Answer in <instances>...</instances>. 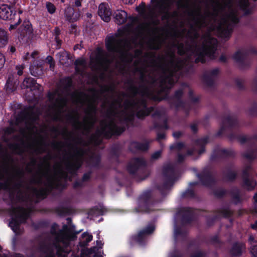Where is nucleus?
Returning a JSON list of instances; mask_svg holds the SVG:
<instances>
[{
    "instance_id": "1",
    "label": "nucleus",
    "mask_w": 257,
    "mask_h": 257,
    "mask_svg": "<svg viewBox=\"0 0 257 257\" xmlns=\"http://www.w3.org/2000/svg\"><path fill=\"white\" fill-rule=\"evenodd\" d=\"M121 103L119 100L113 102L111 108L113 109V113L114 114V119L108 118L104 121L100 122V133L105 136H109L111 134H120L123 131V128L118 127L115 120L116 118H119L120 121L122 120L130 119L134 115L135 112L137 111L139 105L138 103H130L129 104H125V110H123L120 113L117 114L115 109L117 106H120Z\"/></svg>"
},
{
    "instance_id": "2",
    "label": "nucleus",
    "mask_w": 257,
    "mask_h": 257,
    "mask_svg": "<svg viewBox=\"0 0 257 257\" xmlns=\"http://www.w3.org/2000/svg\"><path fill=\"white\" fill-rule=\"evenodd\" d=\"M77 233L70 231L60 230L55 233L54 241L52 245L50 244L41 242L38 247V250L45 255V257H56L54 248L57 249L61 242L65 247L70 245L71 241L75 240L77 238Z\"/></svg>"
},
{
    "instance_id": "3",
    "label": "nucleus",
    "mask_w": 257,
    "mask_h": 257,
    "mask_svg": "<svg viewBox=\"0 0 257 257\" xmlns=\"http://www.w3.org/2000/svg\"><path fill=\"white\" fill-rule=\"evenodd\" d=\"M73 101L76 103L87 104V108L86 115L83 119V123L80 128H83L88 131L93 125L95 121V101L94 98H90L83 93L75 92L72 96Z\"/></svg>"
},
{
    "instance_id": "4",
    "label": "nucleus",
    "mask_w": 257,
    "mask_h": 257,
    "mask_svg": "<svg viewBox=\"0 0 257 257\" xmlns=\"http://www.w3.org/2000/svg\"><path fill=\"white\" fill-rule=\"evenodd\" d=\"M217 44L216 39L213 38L209 35L206 36L203 39V45L200 49H195L193 53L198 56L197 61L202 63L205 62L203 57L206 56L210 59H213L214 54Z\"/></svg>"
},
{
    "instance_id": "5",
    "label": "nucleus",
    "mask_w": 257,
    "mask_h": 257,
    "mask_svg": "<svg viewBox=\"0 0 257 257\" xmlns=\"http://www.w3.org/2000/svg\"><path fill=\"white\" fill-rule=\"evenodd\" d=\"M105 44L109 52H118L123 54L128 49L127 42L121 40L117 36L108 37L106 39Z\"/></svg>"
},
{
    "instance_id": "6",
    "label": "nucleus",
    "mask_w": 257,
    "mask_h": 257,
    "mask_svg": "<svg viewBox=\"0 0 257 257\" xmlns=\"http://www.w3.org/2000/svg\"><path fill=\"white\" fill-rule=\"evenodd\" d=\"M238 21L236 12L235 11H231L224 21L218 27V29L221 32V36L227 37L231 32V23L236 24Z\"/></svg>"
},
{
    "instance_id": "7",
    "label": "nucleus",
    "mask_w": 257,
    "mask_h": 257,
    "mask_svg": "<svg viewBox=\"0 0 257 257\" xmlns=\"http://www.w3.org/2000/svg\"><path fill=\"white\" fill-rule=\"evenodd\" d=\"M29 215V210L21 207L13 208L10 212L11 220L9 225L23 223Z\"/></svg>"
},
{
    "instance_id": "8",
    "label": "nucleus",
    "mask_w": 257,
    "mask_h": 257,
    "mask_svg": "<svg viewBox=\"0 0 257 257\" xmlns=\"http://www.w3.org/2000/svg\"><path fill=\"white\" fill-rule=\"evenodd\" d=\"M34 110L31 114H28L25 120L26 128L22 131V133L24 136L27 138H32L36 130L34 124V121L38 117V114L34 113Z\"/></svg>"
},
{
    "instance_id": "9",
    "label": "nucleus",
    "mask_w": 257,
    "mask_h": 257,
    "mask_svg": "<svg viewBox=\"0 0 257 257\" xmlns=\"http://www.w3.org/2000/svg\"><path fill=\"white\" fill-rule=\"evenodd\" d=\"M190 17L192 19V23L194 24L195 27L197 28L207 26L206 21L210 18L209 15L206 16L202 15L199 8L196 9L191 12Z\"/></svg>"
},
{
    "instance_id": "10",
    "label": "nucleus",
    "mask_w": 257,
    "mask_h": 257,
    "mask_svg": "<svg viewBox=\"0 0 257 257\" xmlns=\"http://www.w3.org/2000/svg\"><path fill=\"white\" fill-rule=\"evenodd\" d=\"M155 229V226H147L145 229L140 230L137 234L131 236V240L140 245L143 244L145 242V237L147 235L151 234Z\"/></svg>"
},
{
    "instance_id": "11",
    "label": "nucleus",
    "mask_w": 257,
    "mask_h": 257,
    "mask_svg": "<svg viewBox=\"0 0 257 257\" xmlns=\"http://www.w3.org/2000/svg\"><path fill=\"white\" fill-rule=\"evenodd\" d=\"M57 96V92H54L51 94L49 98L52 103V109L56 111L57 113H61L63 107L66 104V99L65 98L58 97L56 100H54V98Z\"/></svg>"
},
{
    "instance_id": "12",
    "label": "nucleus",
    "mask_w": 257,
    "mask_h": 257,
    "mask_svg": "<svg viewBox=\"0 0 257 257\" xmlns=\"http://www.w3.org/2000/svg\"><path fill=\"white\" fill-rule=\"evenodd\" d=\"M98 14L104 21L107 22L110 21L111 13L107 4L101 3L99 6Z\"/></svg>"
},
{
    "instance_id": "13",
    "label": "nucleus",
    "mask_w": 257,
    "mask_h": 257,
    "mask_svg": "<svg viewBox=\"0 0 257 257\" xmlns=\"http://www.w3.org/2000/svg\"><path fill=\"white\" fill-rule=\"evenodd\" d=\"M15 14L13 15L10 8L6 5H3L0 7V18L4 20H12L14 19Z\"/></svg>"
},
{
    "instance_id": "14",
    "label": "nucleus",
    "mask_w": 257,
    "mask_h": 257,
    "mask_svg": "<svg viewBox=\"0 0 257 257\" xmlns=\"http://www.w3.org/2000/svg\"><path fill=\"white\" fill-rule=\"evenodd\" d=\"M243 244L241 242L236 241L234 242L229 250L230 255L233 257H240L242 254Z\"/></svg>"
},
{
    "instance_id": "15",
    "label": "nucleus",
    "mask_w": 257,
    "mask_h": 257,
    "mask_svg": "<svg viewBox=\"0 0 257 257\" xmlns=\"http://www.w3.org/2000/svg\"><path fill=\"white\" fill-rule=\"evenodd\" d=\"M127 18V14L124 11L117 10L115 13V22L118 25H121L125 23Z\"/></svg>"
},
{
    "instance_id": "16",
    "label": "nucleus",
    "mask_w": 257,
    "mask_h": 257,
    "mask_svg": "<svg viewBox=\"0 0 257 257\" xmlns=\"http://www.w3.org/2000/svg\"><path fill=\"white\" fill-rule=\"evenodd\" d=\"M186 226H174V235L175 238L181 237L183 239L187 237L188 231L185 227Z\"/></svg>"
},
{
    "instance_id": "17",
    "label": "nucleus",
    "mask_w": 257,
    "mask_h": 257,
    "mask_svg": "<svg viewBox=\"0 0 257 257\" xmlns=\"http://www.w3.org/2000/svg\"><path fill=\"white\" fill-rule=\"evenodd\" d=\"M156 3V7L158 8L162 13L167 12L171 5V0H152Z\"/></svg>"
},
{
    "instance_id": "18",
    "label": "nucleus",
    "mask_w": 257,
    "mask_h": 257,
    "mask_svg": "<svg viewBox=\"0 0 257 257\" xmlns=\"http://www.w3.org/2000/svg\"><path fill=\"white\" fill-rule=\"evenodd\" d=\"M59 62L63 65L68 66L71 63V60L69 57V54L67 52L64 51L57 54Z\"/></svg>"
},
{
    "instance_id": "19",
    "label": "nucleus",
    "mask_w": 257,
    "mask_h": 257,
    "mask_svg": "<svg viewBox=\"0 0 257 257\" xmlns=\"http://www.w3.org/2000/svg\"><path fill=\"white\" fill-rule=\"evenodd\" d=\"M145 165V161L143 159H135L133 161L132 164L128 167V170L131 173H134L138 168Z\"/></svg>"
},
{
    "instance_id": "20",
    "label": "nucleus",
    "mask_w": 257,
    "mask_h": 257,
    "mask_svg": "<svg viewBox=\"0 0 257 257\" xmlns=\"http://www.w3.org/2000/svg\"><path fill=\"white\" fill-rule=\"evenodd\" d=\"M9 42V34L4 29L0 28V48H4Z\"/></svg>"
},
{
    "instance_id": "21",
    "label": "nucleus",
    "mask_w": 257,
    "mask_h": 257,
    "mask_svg": "<svg viewBox=\"0 0 257 257\" xmlns=\"http://www.w3.org/2000/svg\"><path fill=\"white\" fill-rule=\"evenodd\" d=\"M174 82L173 74L171 72L167 77L162 80L161 86L164 88L169 89L172 87Z\"/></svg>"
},
{
    "instance_id": "22",
    "label": "nucleus",
    "mask_w": 257,
    "mask_h": 257,
    "mask_svg": "<svg viewBox=\"0 0 257 257\" xmlns=\"http://www.w3.org/2000/svg\"><path fill=\"white\" fill-rule=\"evenodd\" d=\"M11 229L14 231L15 236L13 238L12 242L13 245H16L17 241V236L22 234L24 232L23 226H9Z\"/></svg>"
},
{
    "instance_id": "23",
    "label": "nucleus",
    "mask_w": 257,
    "mask_h": 257,
    "mask_svg": "<svg viewBox=\"0 0 257 257\" xmlns=\"http://www.w3.org/2000/svg\"><path fill=\"white\" fill-rule=\"evenodd\" d=\"M82 155L83 153L82 151L80 150L78 151L77 154L73 158V162L71 164L73 168H78L81 165Z\"/></svg>"
},
{
    "instance_id": "24",
    "label": "nucleus",
    "mask_w": 257,
    "mask_h": 257,
    "mask_svg": "<svg viewBox=\"0 0 257 257\" xmlns=\"http://www.w3.org/2000/svg\"><path fill=\"white\" fill-rule=\"evenodd\" d=\"M35 81L33 78H26L21 85L22 88H31L35 85Z\"/></svg>"
},
{
    "instance_id": "25",
    "label": "nucleus",
    "mask_w": 257,
    "mask_h": 257,
    "mask_svg": "<svg viewBox=\"0 0 257 257\" xmlns=\"http://www.w3.org/2000/svg\"><path fill=\"white\" fill-rule=\"evenodd\" d=\"M82 237L83 240H80L79 242V245L80 246H84L92 239V235L87 233H83L82 234Z\"/></svg>"
},
{
    "instance_id": "26",
    "label": "nucleus",
    "mask_w": 257,
    "mask_h": 257,
    "mask_svg": "<svg viewBox=\"0 0 257 257\" xmlns=\"http://www.w3.org/2000/svg\"><path fill=\"white\" fill-rule=\"evenodd\" d=\"M256 183L253 180L245 179L244 181L243 187L248 190H251L254 188Z\"/></svg>"
},
{
    "instance_id": "27",
    "label": "nucleus",
    "mask_w": 257,
    "mask_h": 257,
    "mask_svg": "<svg viewBox=\"0 0 257 257\" xmlns=\"http://www.w3.org/2000/svg\"><path fill=\"white\" fill-rule=\"evenodd\" d=\"M207 253L206 251L198 249L192 253L190 257H207Z\"/></svg>"
},
{
    "instance_id": "28",
    "label": "nucleus",
    "mask_w": 257,
    "mask_h": 257,
    "mask_svg": "<svg viewBox=\"0 0 257 257\" xmlns=\"http://www.w3.org/2000/svg\"><path fill=\"white\" fill-rule=\"evenodd\" d=\"M245 53L242 51H238L234 55L233 58L236 61L241 60L244 57Z\"/></svg>"
},
{
    "instance_id": "29",
    "label": "nucleus",
    "mask_w": 257,
    "mask_h": 257,
    "mask_svg": "<svg viewBox=\"0 0 257 257\" xmlns=\"http://www.w3.org/2000/svg\"><path fill=\"white\" fill-rule=\"evenodd\" d=\"M132 146L143 151H145L148 149V146L146 144H142L136 142L133 143Z\"/></svg>"
},
{
    "instance_id": "30",
    "label": "nucleus",
    "mask_w": 257,
    "mask_h": 257,
    "mask_svg": "<svg viewBox=\"0 0 257 257\" xmlns=\"http://www.w3.org/2000/svg\"><path fill=\"white\" fill-rule=\"evenodd\" d=\"M65 14L67 18L69 20L72 19V17L74 14V10L72 8L68 7L65 11Z\"/></svg>"
},
{
    "instance_id": "31",
    "label": "nucleus",
    "mask_w": 257,
    "mask_h": 257,
    "mask_svg": "<svg viewBox=\"0 0 257 257\" xmlns=\"http://www.w3.org/2000/svg\"><path fill=\"white\" fill-rule=\"evenodd\" d=\"M46 8H47V10L48 12L49 13L52 14H53V13H54L55 12V11H56V7L51 3L47 2L46 3Z\"/></svg>"
},
{
    "instance_id": "32",
    "label": "nucleus",
    "mask_w": 257,
    "mask_h": 257,
    "mask_svg": "<svg viewBox=\"0 0 257 257\" xmlns=\"http://www.w3.org/2000/svg\"><path fill=\"white\" fill-rule=\"evenodd\" d=\"M188 34L189 37L193 39L197 38V37L198 36V34L197 32L196 28L193 29V28H191L190 30L189 31Z\"/></svg>"
},
{
    "instance_id": "33",
    "label": "nucleus",
    "mask_w": 257,
    "mask_h": 257,
    "mask_svg": "<svg viewBox=\"0 0 257 257\" xmlns=\"http://www.w3.org/2000/svg\"><path fill=\"white\" fill-rule=\"evenodd\" d=\"M209 241L210 242L213 244H219L220 243V241L217 235H215L211 236L210 238Z\"/></svg>"
},
{
    "instance_id": "34",
    "label": "nucleus",
    "mask_w": 257,
    "mask_h": 257,
    "mask_svg": "<svg viewBox=\"0 0 257 257\" xmlns=\"http://www.w3.org/2000/svg\"><path fill=\"white\" fill-rule=\"evenodd\" d=\"M136 10L141 15H144L145 12V5L142 3L138 7L136 8Z\"/></svg>"
},
{
    "instance_id": "35",
    "label": "nucleus",
    "mask_w": 257,
    "mask_h": 257,
    "mask_svg": "<svg viewBox=\"0 0 257 257\" xmlns=\"http://www.w3.org/2000/svg\"><path fill=\"white\" fill-rule=\"evenodd\" d=\"M218 73H219L218 69H213L209 72V73L208 74V77L212 78L215 77V76H216Z\"/></svg>"
},
{
    "instance_id": "36",
    "label": "nucleus",
    "mask_w": 257,
    "mask_h": 257,
    "mask_svg": "<svg viewBox=\"0 0 257 257\" xmlns=\"http://www.w3.org/2000/svg\"><path fill=\"white\" fill-rule=\"evenodd\" d=\"M248 241L249 243L251 245V246H252L253 245H255L254 244H255L257 242L256 240L255 239L254 237L252 235H249Z\"/></svg>"
},
{
    "instance_id": "37",
    "label": "nucleus",
    "mask_w": 257,
    "mask_h": 257,
    "mask_svg": "<svg viewBox=\"0 0 257 257\" xmlns=\"http://www.w3.org/2000/svg\"><path fill=\"white\" fill-rule=\"evenodd\" d=\"M65 247L64 245L62 246L61 244L56 249L57 250V254L58 255H61V254L63 252H65Z\"/></svg>"
},
{
    "instance_id": "38",
    "label": "nucleus",
    "mask_w": 257,
    "mask_h": 257,
    "mask_svg": "<svg viewBox=\"0 0 257 257\" xmlns=\"http://www.w3.org/2000/svg\"><path fill=\"white\" fill-rule=\"evenodd\" d=\"M65 247L64 245L62 246L61 244L56 249L57 250V254L58 255H61V254L63 252H65Z\"/></svg>"
},
{
    "instance_id": "39",
    "label": "nucleus",
    "mask_w": 257,
    "mask_h": 257,
    "mask_svg": "<svg viewBox=\"0 0 257 257\" xmlns=\"http://www.w3.org/2000/svg\"><path fill=\"white\" fill-rule=\"evenodd\" d=\"M250 252L254 257H257V245H253L250 247Z\"/></svg>"
},
{
    "instance_id": "40",
    "label": "nucleus",
    "mask_w": 257,
    "mask_h": 257,
    "mask_svg": "<svg viewBox=\"0 0 257 257\" xmlns=\"http://www.w3.org/2000/svg\"><path fill=\"white\" fill-rule=\"evenodd\" d=\"M46 60L50 64V67L51 68H53L54 66V64L53 62V58L50 56H48L47 57Z\"/></svg>"
},
{
    "instance_id": "41",
    "label": "nucleus",
    "mask_w": 257,
    "mask_h": 257,
    "mask_svg": "<svg viewBox=\"0 0 257 257\" xmlns=\"http://www.w3.org/2000/svg\"><path fill=\"white\" fill-rule=\"evenodd\" d=\"M5 63V58L2 53L0 52V70L3 67Z\"/></svg>"
},
{
    "instance_id": "42",
    "label": "nucleus",
    "mask_w": 257,
    "mask_h": 257,
    "mask_svg": "<svg viewBox=\"0 0 257 257\" xmlns=\"http://www.w3.org/2000/svg\"><path fill=\"white\" fill-rule=\"evenodd\" d=\"M24 68V66L22 65H19L16 66V69L18 70V74L19 75H22L23 74V70Z\"/></svg>"
},
{
    "instance_id": "43",
    "label": "nucleus",
    "mask_w": 257,
    "mask_h": 257,
    "mask_svg": "<svg viewBox=\"0 0 257 257\" xmlns=\"http://www.w3.org/2000/svg\"><path fill=\"white\" fill-rule=\"evenodd\" d=\"M17 18L18 22L15 24L11 25V26L9 28L10 30H12L13 29H15V27L17 26H18L19 24H20V23H21V20H20V17L19 16H17Z\"/></svg>"
},
{
    "instance_id": "44",
    "label": "nucleus",
    "mask_w": 257,
    "mask_h": 257,
    "mask_svg": "<svg viewBox=\"0 0 257 257\" xmlns=\"http://www.w3.org/2000/svg\"><path fill=\"white\" fill-rule=\"evenodd\" d=\"M85 64V62L83 59H78L75 61V65L76 66L82 65L84 66Z\"/></svg>"
},
{
    "instance_id": "45",
    "label": "nucleus",
    "mask_w": 257,
    "mask_h": 257,
    "mask_svg": "<svg viewBox=\"0 0 257 257\" xmlns=\"http://www.w3.org/2000/svg\"><path fill=\"white\" fill-rule=\"evenodd\" d=\"M161 154V151L156 152L152 155V158L154 159H157L160 157Z\"/></svg>"
},
{
    "instance_id": "46",
    "label": "nucleus",
    "mask_w": 257,
    "mask_h": 257,
    "mask_svg": "<svg viewBox=\"0 0 257 257\" xmlns=\"http://www.w3.org/2000/svg\"><path fill=\"white\" fill-rule=\"evenodd\" d=\"M148 114V113H146L144 110H143L142 111H138L137 112V115L139 117H143L145 115H147Z\"/></svg>"
},
{
    "instance_id": "47",
    "label": "nucleus",
    "mask_w": 257,
    "mask_h": 257,
    "mask_svg": "<svg viewBox=\"0 0 257 257\" xmlns=\"http://www.w3.org/2000/svg\"><path fill=\"white\" fill-rule=\"evenodd\" d=\"M8 176V171L7 170H5V171L3 173H0V179L4 178L5 177Z\"/></svg>"
},
{
    "instance_id": "48",
    "label": "nucleus",
    "mask_w": 257,
    "mask_h": 257,
    "mask_svg": "<svg viewBox=\"0 0 257 257\" xmlns=\"http://www.w3.org/2000/svg\"><path fill=\"white\" fill-rule=\"evenodd\" d=\"M196 239H194L191 240H190L188 243V245L189 247L193 246L196 245Z\"/></svg>"
},
{
    "instance_id": "49",
    "label": "nucleus",
    "mask_w": 257,
    "mask_h": 257,
    "mask_svg": "<svg viewBox=\"0 0 257 257\" xmlns=\"http://www.w3.org/2000/svg\"><path fill=\"white\" fill-rule=\"evenodd\" d=\"M54 31L56 35L55 39L57 40V37L60 33V30L58 28H56L54 30Z\"/></svg>"
},
{
    "instance_id": "50",
    "label": "nucleus",
    "mask_w": 257,
    "mask_h": 257,
    "mask_svg": "<svg viewBox=\"0 0 257 257\" xmlns=\"http://www.w3.org/2000/svg\"><path fill=\"white\" fill-rule=\"evenodd\" d=\"M124 4H132L135 0H121Z\"/></svg>"
},
{
    "instance_id": "51",
    "label": "nucleus",
    "mask_w": 257,
    "mask_h": 257,
    "mask_svg": "<svg viewBox=\"0 0 257 257\" xmlns=\"http://www.w3.org/2000/svg\"><path fill=\"white\" fill-rule=\"evenodd\" d=\"M183 94V91L182 90H179L177 91L176 92V93H175V96L176 97H180L182 94Z\"/></svg>"
},
{
    "instance_id": "52",
    "label": "nucleus",
    "mask_w": 257,
    "mask_h": 257,
    "mask_svg": "<svg viewBox=\"0 0 257 257\" xmlns=\"http://www.w3.org/2000/svg\"><path fill=\"white\" fill-rule=\"evenodd\" d=\"M9 50L11 53H14L16 51V48L14 46H10L9 48Z\"/></svg>"
},
{
    "instance_id": "53",
    "label": "nucleus",
    "mask_w": 257,
    "mask_h": 257,
    "mask_svg": "<svg viewBox=\"0 0 257 257\" xmlns=\"http://www.w3.org/2000/svg\"><path fill=\"white\" fill-rule=\"evenodd\" d=\"M11 257H24V256L20 253H15L11 255Z\"/></svg>"
},
{
    "instance_id": "54",
    "label": "nucleus",
    "mask_w": 257,
    "mask_h": 257,
    "mask_svg": "<svg viewBox=\"0 0 257 257\" xmlns=\"http://www.w3.org/2000/svg\"><path fill=\"white\" fill-rule=\"evenodd\" d=\"M173 136L174 137L178 138L181 136V133L179 132H176L173 134Z\"/></svg>"
},
{
    "instance_id": "55",
    "label": "nucleus",
    "mask_w": 257,
    "mask_h": 257,
    "mask_svg": "<svg viewBox=\"0 0 257 257\" xmlns=\"http://www.w3.org/2000/svg\"><path fill=\"white\" fill-rule=\"evenodd\" d=\"M190 127H191V130L193 132H196V131H197V126H196V124H192Z\"/></svg>"
},
{
    "instance_id": "56",
    "label": "nucleus",
    "mask_w": 257,
    "mask_h": 257,
    "mask_svg": "<svg viewBox=\"0 0 257 257\" xmlns=\"http://www.w3.org/2000/svg\"><path fill=\"white\" fill-rule=\"evenodd\" d=\"M82 0H75V5L77 7H80L81 4Z\"/></svg>"
},
{
    "instance_id": "57",
    "label": "nucleus",
    "mask_w": 257,
    "mask_h": 257,
    "mask_svg": "<svg viewBox=\"0 0 257 257\" xmlns=\"http://www.w3.org/2000/svg\"><path fill=\"white\" fill-rule=\"evenodd\" d=\"M89 177H90V174H89V173L85 174L83 176V180L85 181V180H87V179H88L89 178Z\"/></svg>"
},
{
    "instance_id": "58",
    "label": "nucleus",
    "mask_w": 257,
    "mask_h": 257,
    "mask_svg": "<svg viewBox=\"0 0 257 257\" xmlns=\"http://www.w3.org/2000/svg\"><path fill=\"white\" fill-rule=\"evenodd\" d=\"M182 146H183V145L182 144H178L175 146H171V149H173L174 148H180Z\"/></svg>"
},
{
    "instance_id": "59",
    "label": "nucleus",
    "mask_w": 257,
    "mask_h": 257,
    "mask_svg": "<svg viewBox=\"0 0 257 257\" xmlns=\"http://www.w3.org/2000/svg\"><path fill=\"white\" fill-rule=\"evenodd\" d=\"M13 132V130L11 127L8 128L6 130V133H8V134H10V133H12Z\"/></svg>"
},
{
    "instance_id": "60",
    "label": "nucleus",
    "mask_w": 257,
    "mask_h": 257,
    "mask_svg": "<svg viewBox=\"0 0 257 257\" xmlns=\"http://www.w3.org/2000/svg\"><path fill=\"white\" fill-rule=\"evenodd\" d=\"M93 257H103V256L100 253L96 252V253H94Z\"/></svg>"
},
{
    "instance_id": "61",
    "label": "nucleus",
    "mask_w": 257,
    "mask_h": 257,
    "mask_svg": "<svg viewBox=\"0 0 257 257\" xmlns=\"http://www.w3.org/2000/svg\"><path fill=\"white\" fill-rule=\"evenodd\" d=\"M1 249H2V247L0 246V251L1 250ZM0 257H8V256L7 254H5V253L2 254V253H0Z\"/></svg>"
},
{
    "instance_id": "62",
    "label": "nucleus",
    "mask_w": 257,
    "mask_h": 257,
    "mask_svg": "<svg viewBox=\"0 0 257 257\" xmlns=\"http://www.w3.org/2000/svg\"><path fill=\"white\" fill-rule=\"evenodd\" d=\"M97 63H98V65H100L102 64V62L99 60V58L98 57H97Z\"/></svg>"
},
{
    "instance_id": "63",
    "label": "nucleus",
    "mask_w": 257,
    "mask_h": 257,
    "mask_svg": "<svg viewBox=\"0 0 257 257\" xmlns=\"http://www.w3.org/2000/svg\"><path fill=\"white\" fill-rule=\"evenodd\" d=\"M253 199L255 202L257 203V192L254 194L253 196Z\"/></svg>"
},
{
    "instance_id": "64",
    "label": "nucleus",
    "mask_w": 257,
    "mask_h": 257,
    "mask_svg": "<svg viewBox=\"0 0 257 257\" xmlns=\"http://www.w3.org/2000/svg\"><path fill=\"white\" fill-rule=\"evenodd\" d=\"M171 257H182L181 254H173Z\"/></svg>"
}]
</instances>
